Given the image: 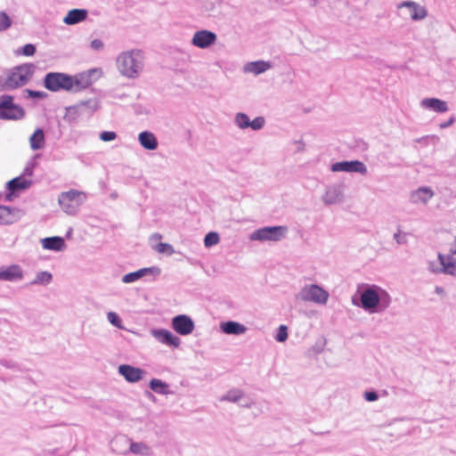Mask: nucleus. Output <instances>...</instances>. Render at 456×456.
Instances as JSON below:
<instances>
[{
    "mask_svg": "<svg viewBox=\"0 0 456 456\" xmlns=\"http://www.w3.org/2000/svg\"><path fill=\"white\" fill-rule=\"evenodd\" d=\"M145 56L142 50L130 49L119 53L115 64L118 73L128 79H135L141 76L144 69Z\"/></svg>",
    "mask_w": 456,
    "mask_h": 456,
    "instance_id": "nucleus-1",
    "label": "nucleus"
},
{
    "mask_svg": "<svg viewBox=\"0 0 456 456\" xmlns=\"http://www.w3.org/2000/svg\"><path fill=\"white\" fill-rule=\"evenodd\" d=\"M360 301L362 308L368 313H382L391 305L392 297L385 289L372 284L365 285Z\"/></svg>",
    "mask_w": 456,
    "mask_h": 456,
    "instance_id": "nucleus-2",
    "label": "nucleus"
},
{
    "mask_svg": "<svg viewBox=\"0 0 456 456\" xmlns=\"http://www.w3.org/2000/svg\"><path fill=\"white\" fill-rule=\"evenodd\" d=\"M88 83L82 79L61 72H49L44 77V86L51 92L79 91L87 87Z\"/></svg>",
    "mask_w": 456,
    "mask_h": 456,
    "instance_id": "nucleus-3",
    "label": "nucleus"
},
{
    "mask_svg": "<svg viewBox=\"0 0 456 456\" xmlns=\"http://www.w3.org/2000/svg\"><path fill=\"white\" fill-rule=\"evenodd\" d=\"M329 297V292L317 284H306L296 295L297 300L322 305L327 304Z\"/></svg>",
    "mask_w": 456,
    "mask_h": 456,
    "instance_id": "nucleus-4",
    "label": "nucleus"
},
{
    "mask_svg": "<svg viewBox=\"0 0 456 456\" xmlns=\"http://www.w3.org/2000/svg\"><path fill=\"white\" fill-rule=\"evenodd\" d=\"M35 67L31 63L23 64L16 67L8 76L5 81V86L14 89L26 85L34 73Z\"/></svg>",
    "mask_w": 456,
    "mask_h": 456,
    "instance_id": "nucleus-5",
    "label": "nucleus"
},
{
    "mask_svg": "<svg viewBox=\"0 0 456 456\" xmlns=\"http://www.w3.org/2000/svg\"><path fill=\"white\" fill-rule=\"evenodd\" d=\"M286 226H265L254 231L249 235L253 241H279L287 234Z\"/></svg>",
    "mask_w": 456,
    "mask_h": 456,
    "instance_id": "nucleus-6",
    "label": "nucleus"
},
{
    "mask_svg": "<svg viewBox=\"0 0 456 456\" xmlns=\"http://www.w3.org/2000/svg\"><path fill=\"white\" fill-rule=\"evenodd\" d=\"M83 196L84 194L82 192L71 190L62 192L59 196L58 201L65 213L74 215L82 204Z\"/></svg>",
    "mask_w": 456,
    "mask_h": 456,
    "instance_id": "nucleus-7",
    "label": "nucleus"
},
{
    "mask_svg": "<svg viewBox=\"0 0 456 456\" xmlns=\"http://www.w3.org/2000/svg\"><path fill=\"white\" fill-rule=\"evenodd\" d=\"M397 9L401 11L402 17L410 18L415 21L422 20L428 16L427 9L414 1H403L399 3Z\"/></svg>",
    "mask_w": 456,
    "mask_h": 456,
    "instance_id": "nucleus-8",
    "label": "nucleus"
},
{
    "mask_svg": "<svg viewBox=\"0 0 456 456\" xmlns=\"http://www.w3.org/2000/svg\"><path fill=\"white\" fill-rule=\"evenodd\" d=\"M332 172L358 173L362 175H367L366 165L360 160L340 161L331 165Z\"/></svg>",
    "mask_w": 456,
    "mask_h": 456,
    "instance_id": "nucleus-9",
    "label": "nucleus"
},
{
    "mask_svg": "<svg viewBox=\"0 0 456 456\" xmlns=\"http://www.w3.org/2000/svg\"><path fill=\"white\" fill-rule=\"evenodd\" d=\"M217 36L215 32L208 29L197 30L191 37V45L200 49H207L216 44Z\"/></svg>",
    "mask_w": 456,
    "mask_h": 456,
    "instance_id": "nucleus-10",
    "label": "nucleus"
},
{
    "mask_svg": "<svg viewBox=\"0 0 456 456\" xmlns=\"http://www.w3.org/2000/svg\"><path fill=\"white\" fill-rule=\"evenodd\" d=\"M173 330L181 336H187L192 333L195 329L193 320L186 314H179L172 319Z\"/></svg>",
    "mask_w": 456,
    "mask_h": 456,
    "instance_id": "nucleus-11",
    "label": "nucleus"
},
{
    "mask_svg": "<svg viewBox=\"0 0 456 456\" xmlns=\"http://www.w3.org/2000/svg\"><path fill=\"white\" fill-rule=\"evenodd\" d=\"M24 278V271L20 265L12 264L0 267V281L8 282L21 281Z\"/></svg>",
    "mask_w": 456,
    "mask_h": 456,
    "instance_id": "nucleus-12",
    "label": "nucleus"
},
{
    "mask_svg": "<svg viewBox=\"0 0 456 456\" xmlns=\"http://www.w3.org/2000/svg\"><path fill=\"white\" fill-rule=\"evenodd\" d=\"M234 123L240 129L251 128L254 131L260 130L265 126V118L263 117H256L250 121L249 117L243 112H238L234 116Z\"/></svg>",
    "mask_w": 456,
    "mask_h": 456,
    "instance_id": "nucleus-13",
    "label": "nucleus"
},
{
    "mask_svg": "<svg viewBox=\"0 0 456 456\" xmlns=\"http://www.w3.org/2000/svg\"><path fill=\"white\" fill-rule=\"evenodd\" d=\"M434 191L428 186L419 187L416 190H413L409 194V201L412 205H421L426 206L430 200L434 197Z\"/></svg>",
    "mask_w": 456,
    "mask_h": 456,
    "instance_id": "nucleus-14",
    "label": "nucleus"
},
{
    "mask_svg": "<svg viewBox=\"0 0 456 456\" xmlns=\"http://www.w3.org/2000/svg\"><path fill=\"white\" fill-rule=\"evenodd\" d=\"M151 334L159 343L168 346L179 347L181 345V339L168 330L152 329Z\"/></svg>",
    "mask_w": 456,
    "mask_h": 456,
    "instance_id": "nucleus-15",
    "label": "nucleus"
},
{
    "mask_svg": "<svg viewBox=\"0 0 456 456\" xmlns=\"http://www.w3.org/2000/svg\"><path fill=\"white\" fill-rule=\"evenodd\" d=\"M118 371L129 383H136L146 375V371L142 369L129 364L119 365Z\"/></svg>",
    "mask_w": 456,
    "mask_h": 456,
    "instance_id": "nucleus-16",
    "label": "nucleus"
},
{
    "mask_svg": "<svg viewBox=\"0 0 456 456\" xmlns=\"http://www.w3.org/2000/svg\"><path fill=\"white\" fill-rule=\"evenodd\" d=\"M24 213L17 208L0 205V224H12L23 216Z\"/></svg>",
    "mask_w": 456,
    "mask_h": 456,
    "instance_id": "nucleus-17",
    "label": "nucleus"
},
{
    "mask_svg": "<svg viewBox=\"0 0 456 456\" xmlns=\"http://www.w3.org/2000/svg\"><path fill=\"white\" fill-rule=\"evenodd\" d=\"M419 106L423 110H431L436 113H444L448 111L449 107L445 101L438 98H424L419 102Z\"/></svg>",
    "mask_w": 456,
    "mask_h": 456,
    "instance_id": "nucleus-18",
    "label": "nucleus"
},
{
    "mask_svg": "<svg viewBox=\"0 0 456 456\" xmlns=\"http://www.w3.org/2000/svg\"><path fill=\"white\" fill-rule=\"evenodd\" d=\"M322 200L325 205H334L341 202L343 200L341 188L337 185L329 186L322 195Z\"/></svg>",
    "mask_w": 456,
    "mask_h": 456,
    "instance_id": "nucleus-19",
    "label": "nucleus"
},
{
    "mask_svg": "<svg viewBox=\"0 0 456 456\" xmlns=\"http://www.w3.org/2000/svg\"><path fill=\"white\" fill-rule=\"evenodd\" d=\"M41 245L44 249L61 252L66 248V243L63 238L59 236L46 237L41 240Z\"/></svg>",
    "mask_w": 456,
    "mask_h": 456,
    "instance_id": "nucleus-20",
    "label": "nucleus"
},
{
    "mask_svg": "<svg viewBox=\"0 0 456 456\" xmlns=\"http://www.w3.org/2000/svg\"><path fill=\"white\" fill-rule=\"evenodd\" d=\"M220 330L222 332L227 335L240 336L245 334L248 330V328L240 322L229 321L222 322L220 324Z\"/></svg>",
    "mask_w": 456,
    "mask_h": 456,
    "instance_id": "nucleus-21",
    "label": "nucleus"
},
{
    "mask_svg": "<svg viewBox=\"0 0 456 456\" xmlns=\"http://www.w3.org/2000/svg\"><path fill=\"white\" fill-rule=\"evenodd\" d=\"M438 258L443 261V273L456 277V258L453 255L438 253Z\"/></svg>",
    "mask_w": 456,
    "mask_h": 456,
    "instance_id": "nucleus-22",
    "label": "nucleus"
},
{
    "mask_svg": "<svg viewBox=\"0 0 456 456\" xmlns=\"http://www.w3.org/2000/svg\"><path fill=\"white\" fill-rule=\"evenodd\" d=\"M159 273V269L157 267L142 268L135 272L125 274L122 277L121 281L124 283H132V282L138 281L139 279L142 278L143 276H145L147 274H151V273Z\"/></svg>",
    "mask_w": 456,
    "mask_h": 456,
    "instance_id": "nucleus-23",
    "label": "nucleus"
},
{
    "mask_svg": "<svg viewBox=\"0 0 456 456\" xmlns=\"http://www.w3.org/2000/svg\"><path fill=\"white\" fill-rule=\"evenodd\" d=\"M271 69V64L265 61H256L248 62L243 67L245 73H252L254 75H259Z\"/></svg>",
    "mask_w": 456,
    "mask_h": 456,
    "instance_id": "nucleus-24",
    "label": "nucleus"
},
{
    "mask_svg": "<svg viewBox=\"0 0 456 456\" xmlns=\"http://www.w3.org/2000/svg\"><path fill=\"white\" fill-rule=\"evenodd\" d=\"M87 14L88 12L86 9H72L64 17L63 22L67 25H75L85 20Z\"/></svg>",
    "mask_w": 456,
    "mask_h": 456,
    "instance_id": "nucleus-25",
    "label": "nucleus"
},
{
    "mask_svg": "<svg viewBox=\"0 0 456 456\" xmlns=\"http://www.w3.org/2000/svg\"><path fill=\"white\" fill-rule=\"evenodd\" d=\"M138 141L141 146L146 150L154 151L158 148V140L151 132H141L138 135Z\"/></svg>",
    "mask_w": 456,
    "mask_h": 456,
    "instance_id": "nucleus-26",
    "label": "nucleus"
},
{
    "mask_svg": "<svg viewBox=\"0 0 456 456\" xmlns=\"http://www.w3.org/2000/svg\"><path fill=\"white\" fill-rule=\"evenodd\" d=\"M24 115V110L16 104L9 107L8 109L0 110V119L18 120L22 118Z\"/></svg>",
    "mask_w": 456,
    "mask_h": 456,
    "instance_id": "nucleus-27",
    "label": "nucleus"
},
{
    "mask_svg": "<svg viewBox=\"0 0 456 456\" xmlns=\"http://www.w3.org/2000/svg\"><path fill=\"white\" fill-rule=\"evenodd\" d=\"M31 184V180L26 179L20 175L7 182L6 188L9 191L16 192L18 191L28 189Z\"/></svg>",
    "mask_w": 456,
    "mask_h": 456,
    "instance_id": "nucleus-28",
    "label": "nucleus"
},
{
    "mask_svg": "<svg viewBox=\"0 0 456 456\" xmlns=\"http://www.w3.org/2000/svg\"><path fill=\"white\" fill-rule=\"evenodd\" d=\"M45 138L42 128H37L29 137V145L33 151L41 150L45 147Z\"/></svg>",
    "mask_w": 456,
    "mask_h": 456,
    "instance_id": "nucleus-29",
    "label": "nucleus"
},
{
    "mask_svg": "<svg viewBox=\"0 0 456 456\" xmlns=\"http://www.w3.org/2000/svg\"><path fill=\"white\" fill-rule=\"evenodd\" d=\"M149 387L153 392L159 395H167L172 394L169 389V385L159 379H151Z\"/></svg>",
    "mask_w": 456,
    "mask_h": 456,
    "instance_id": "nucleus-30",
    "label": "nucleus"
},
{
    "mask_svg": "<svg viewBox=\"0 0 456 456\" xmlns=\"http://www.w3.org/2000/svg\"><path fill=\"white\" fill-rule=\"evenodd\" d=\"M129 449L134 454H140L143 456H150L152 454L151 447L144 443L132 442Z\"/></svg>",
    "mask_w": 456,
    "mask_h": 456,
    "instance_id": "nucleus-31",
    "label": "nucleus"
},
{
    "mask_svg": "<svg viewBox=\"0 0 456 456\" xmlns=\"http://www.w3.org/2000/svg\"><path fill=\"white\" fill-rule=\"evenodd\" d=\"M84 113L85 112L82 110L81 107L77 103L74 106L66 108V115H65L64 118L68 122L72 123V122L77 121L78 117Z\"/></svg>",
    "mask_w": 456,
    "mask_h": 456,
    "instance_id": "nucleus-32",
    "label": "nucleus"
},
{
    "mask_svg": "<svg viewBox=\"0 0 456 456\" xmlns=\"http://www.w3.org/2000/svg\"><path fill=\"white\" fill-rule=\"evenodd\" d=\"M53 275L47 271H42L36 274L34 280L30 282L31 285H43L46 286L51 283Z\"/></svg>",
    "mask_w": 456,
    "mask_h": 456,
    "instance_id": "nucleus-33",
    "label": "nucleus"
},
{
    "mask_svg": "<svg viewBox=\"0 0 456 456\" xmlns=\"http://www.w3.org/2000/svg\"><path fill=\"white\" fill-rule=\"evenodd\" d=\"M243 391L238 388H232L226 392L222 397V402H231L237 403L238 402H240L241 395Z\"/></svg>",
    "mask_w": 456,
    "mask_h": 456,
    "instance_id": "nucleus-34",
    "label": "nucleus"
},
{
    "mask_svg": "<svg viewBox=\"0 0 456 456\" xmlns=\"http://www.w3.org/2000/svg\"><path fill=\"white\" fill-rule=\"evenodd\" d=\"M427 268L431 273H443V261L438 257L436 260H428L427 262Z\"/></svg>",
    "mask_w": 456,
    "mask_h": 456,
    "instance_id": "nucleus-35",
    "label": "nucleus"
},
{
    "mask_svg": "<svg viewBox=\"0 0 456 456\" xmlns=\"http://www.w3.org/2000/svg\"><path fill=\"white\" fill-rule=\"evenodd\" d=\"M78 104L84 112H86V110H88L89 113H93L99 108V102L96 99L82 101Z\"/></svg>",
    "mask_w": 456,
    "mask_h": 456,
    "instance_id": "nucleus-36",
    "label": "nucleus"
},
{
    "mask_svg": "<svg viewBox=\"0 0 456 456\" xmlns=\"http://www.w3.org/2000/svg\"><path fill=\"white\" fill-rule=\"evenodd\" d=\"M154 250L159 254H166L167 256H171L175 253L174 247L166 242H159L156 246H154Z\"/></svg>",
    "mask_w": 456,
    "mask_h": 456,
    "instance_id": "nucleus-37",
    "label": "nucleus"
},
{
    "mask_svg": "<svg viewBox=\"0 0 456 456\" xmlns=\"http://www.w3.org/2000/svg\"><path fill=\"white\" fill-rule=\"evenodd\" d=\"M107 320L109 322L113 325L114 327L124 330L125 327L123 325V322L119 315L115 312H108L107 313Z\"/></svg>",
    "mask_w": 456,
    "mask_h": 456,
    "instance_id": "nucleus-38",
    "label": "nucleus"
},
{
    "mask_svg": "<svg viewBox=\"0 0 456 456\" xmlns=\"http://www.w3.org/2000/svg\"><path fill=\"white\" fill-rule=\"evenodd\" d=\"M219 235L216 232H208L204 238V244L207 248L216 245L219 242Z\"/></svg>",
    "mask_w": 456,
    "mask_h": 456,
    "instance_id": "nucleus-39",
    "label": "nucleus"
},
{
    "mask_svg": "<svg viewBox=\"0 0 456 456\" xmlns=\"http://www.w3.org/2000/svg\"><path fill=\"white\" fill-rule=\"evenodd\" d=\"M12 24V19L5 12H0V32L7 30Z\"/></svg>",
    "mask_w": 456,
    "mask_h": 456,
    "instance_id": "nucleus-40",
    "label": "nucleus"
},
{
    "mask_svg": "<svg viewBox=\"0 0 456 456\" xmlns=\"http://www.w3.org/2000/svg\"><path fill=\"white\" fill-rule=\"evenodd\" d=\"M240 407L243 408H251L255 404V401L248 395H247L244 392L241 395L240 402L237 403Z\"/></svg>",
    "mask_w": 456,
    "mask_h": 456,
    "instance_id": "nucleus-41",
    "label": "nucleus"
},
{
    "mask_svg": "<svg viewBox=\"0 0 456 456\" xmlns=\"http://www.w3.org/2000/svg\"><path fill=\"white\" fill-rule=\"evenodd\" d=\"M287 338H288V329H287V326L281 325L278 328V331H277V334L275 336V339L278 342H284V341L287 340Z\"/></svg>",
    "mask_w": 456,
    "mask_h": 456,
    "instance_id": "nucleus-42",
    "label": "nucleus"
},
{
    "mask_svg": "<svg viewBox=\"0 0 456 456\" xmlns=\"http://www.w3.org/2000/svg\"><path fill=\"white\" fill-rule=\"evenodd\" d=\"M13 98L10 95H2L0 96V110L8 109L9 107L14 105Z\"/></svg>",
    "mask_w": 456,
    "mask_h": 456,
    "instance_id": "nucleus-43",
    "label": "nucleus"
},
{
    "mask_svg": "<svg viewBox=\"0 0 456 456\" xmlns=\"http://www.w3.org/2000/svg\"><path fill=\"white\" fill-rule=\"evenodd\" d=\"M99 137L103 142H110L117 138V134L112 131H103L100 134Z\"/></svg>",
    "mask_w": 456,
    "mask_h": 456,
    "instance_id": "nucleus-44",
    "label": "nucleus"
},
{
    "mask_svg": "<svg viewBox=\"0 0 456 456\" xmlns=\"http://www.w3.org/2000/svg\"><path fill=\"white\" fill-rule=\"evenodd\" d=\"M26 92L30 98L45 99L47 96V94L43 91L27 89Z\"/></svg>",
    "mask_w": 456,
    "mask_h": 456,
    "instance_id": "nucleus-45",
    "label": "nucleus"
},
{
    "mask_svg": "<svg viewBox=\"0 0 456 456\" xmlns=\"http://www.w3.org/2000/svg\"><path fill=\"white\" fill-rule=\"evenodd\" d=\"M394 240L397 242V244H406L407 243V238L406 234H402L401 231L398 230L395 233H394Z\"/></svg>",
    "mask_w": 456,
    "mask_h": 456,
    "instance_id": "nucleus-46",
    "label": "nucleus"
},
{
    "mask_svg": "<svg viewBox=\"0 0 456 456\" xmlns=\"http://www.w3.org/2000/svg\"><path fill=\"white\" fill-rule=\"evenodd\" d=\"M90 47L94 51H102L104 47V43L101 39H94L90 43Z\"/></svg>",
    "mask_w": 456,
    "mask_h": 456,
    "instance_id": "nucleus-47",
    "label": "nucleus"
},
{
    "mask_svg": "<svg viewBox=\"0 0 456 456\" xmlns=\"http://www.w3.org/2000/svg\"><path fill=\"white\" fill-rule=\"evenodd\" d=\"M36 53V46L32 44H27L22 48V53L26 56H32Z\"/></svg>",
    "mask_w": 456,
    "mask_h": 456,
    "instance_id": "nucleus-48",
    "label": "nucleus"
},
{
    "mask_svg": "<svg viewBox=\"0 0 456 456\" xmlns=\"http://www.w3.org/2000/svg\"><path fill=\"white\" fill-rule=\"evenodd\" d=\"M363 396L364 399L368 402H374L377 401L379 398V395L375 391H366Z\"/></svg>",
    "mask_w": 456,
    "mask_h": 456,
    "instance_id": "nucleus-49",
    "label": "nucleus"
},
{
    "mask_svg": "<svg viewBox=\"0 0 456 456\" xmlns=\"http://www.w3.org/2000/svg\"><path fill=\"white\" fill-rule=\"evenodd\" d=\"M435 293L441 297H444L446 296L445 289L443 287L436 286L435 287Z\"/></svg>",
    "mask_w": 456,
    "mask_h": 456,
    "instance_id": "nucleus-50",
    "label": "nucleus"
},
{
    "mask_svg": "<svg viewBox=\"0 0 456 456\" xmlns=\"http://www.w3.org/2000/svg\"><path fill=\"white\" fill-rule=\"evenodd\" d=\"M454 120H455V119H454V118H453V117H452V118H449V120H448V121L444 122V123H441V124L439 125V126H440V128H442V129H443V128H445V127H447V126H452V125L454 123Z\"/></svg>",
    "mask_w": 456,
    "mask_h": 456,
    "instance_id": "nucleus-51",
    "label": "nucleus"
},
{
    "mask_svg": "<svg viewBox=\"0 0 456 456\" xmlns=\"http://www.w3.org/2000/svg\"><path fill=\"white\" fill-rule=\"evenodd\" d=\"M203 10L207 12H213L215 10V4L214 3H209L208 4H206L203 6Z\"/></svg>",
    "mask_w": 456,
    "mask_h": 456,
    "instance_id": "nucleus-52",
    "label": "nucleus"
},
{
    "mask_svg": "<svg viewBox=\"0 0 456 456\" xmlns=\"http://www.w3.org/2000/svg\"><path fill=\"white\" fill-rule=\"evenodd\" d=\"M305 150V143L301 141L297 142V151L300 152Z\"/></svg>",
    "mask_w": 456,
    "mask_h": 456,
    "instance_id": "nucleus-53",
    "label": "nucleus"
},
{
    "mask_svg": "<svg viewBox=\"0 0 456 456\" xmlns=\"http://www.w3.org/2000/svg\"><path fill=\"white\" fill-rule=\"evenodd\" d=\"M33 174V167H27L25 169H24V173L23 175H28V176H31Z\"/></svg>",
    "mask_w": 456,
    "mask_h": 456,
    "instance_id": "nucleus-54",
    "label": "nucleus"
},
{
    "mask_svg": "<svg viewBox=\"0 0 456 456\" xmlns=\"http://www.w3.org/2000/svg\"><path fill=\"white\" fill-rule=\"evenodd\" d=\"M450 253H452V255H456V238L450 248Z\"/></svg>",
    "mask_w": 456,
    "mask_h": 456,
    "instance_id": "nucleus-55",
    "label": "nucleus"
},
{
    "mask_svg": "<svg viewBox=\"0 0 456 456\" xmlns=\"http://www.w3.org/2000/svg\"><path fill=\"white\" fill-rule=\"evenodd\" d=\"M14 193H15V192H12V191H10V192L6 195V197H5V198H6V200H8V201H12V197H13V194H14Z\"/></svg>",
    "mask_w": 456,
    "mask_h": 456,
    "instance_id": "nucleus-56",
    "label": "nucleus"
},
{
    "mask_svg": "<svg viewBox=\"0 0 456 456\" xmlns=\"http://www.w3.org/2000/svg\"><path fill=\"white\" fill-rule=\"evenodd\" d=\"M161 238H162V236H161V234H159V233H154V234L152 235V239H161Z\"/></svg>",
    "mask_w": 456,
    "mask_h": 456,
    "instance_id": "nucleus-57",
    "label": "nucleus"
},
{
    "mask_svg": "<svg viewBox=\"0 0 456 456\" xmlns=\"http://www.w3.org/2000/svg\"><path fill=\"white\" fill-rule=\"evenodd\" d=\"M146 395L149 398H152L153 400L155 399L154 395L151 393L147 392Z\"/></svg>",
    "mask_w": 456,
    "mask_h": 456,
    "instance_id": "nucleus-58",
    "label": "nucleus"
}]
</instances>
